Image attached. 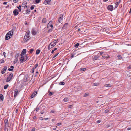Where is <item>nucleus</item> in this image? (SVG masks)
<instances>
[{
  "label": "nucleus",
  "instance_id": "nucleus-1",
  "mask_svg": "<svg viewBox=\"0 0 131 131\" xmlns=\"http://www.w3.org/2000/svg\"><path fill=\"white\" fill-rule=\"evenodd\" d=\"M21 57L20 58V63H22L23 62L25 61L28 58V57L26 55H22L20 54Z\"/></svg>",
  "mask_w": 131,
  "mask_h": 131
},
{
  "label": "nucleus",
  "instance_id": "nucleus-17",
  "mask_svg": "<svg viewBox=\"0 0 131 131\" xmlns=\"http://www.w3.org/2000/svg\"><path fill=\"white\" fill-rule=\"evenodd\" d=\"M37 94V92L36 91H35L32 94V95L31 96V97L32 98L34 97L36 95V94Z\"/></svg>",
  "mask_w": 131,
  "mask_h": 131
},
{
  "label": "nucleus",
  "instance_id": "nucleus-10",
  "mask_svg": "<svg viewBox=\"0 0 131 131\" xmlns=\"http://www.w3.org/2000/svg\"><path fill=\"white\" fill-rule=\"evenodd\" d=\"M107 9L108 10L112 11L113 10V6L112 5H110L108 6Z\"/></svg>",
  "mask_w": 131,
  "mask_h": 131
},
{
  "label": "nucleus",
  "instance_id": "nucleus-23",
  "mask_svg": "<svg viewBox=\"0 0 131 131\" xmlns=\"http://www.w3.org/2000/svg\"><path fill=\"white\" fill-rule=\"evenodd\" d=\"M30 9H27L26 10V13L29 14L30 13Z\"/></svg>",
  "mask_w": 131,
  "mask_h": 131
},
{
  "label": "nucleus",
  "instance_id": "nucleus-54",
  "mask_svg": "<svg viewBox=\"0 0 131 131\" xmlns=\"http://www.w3.org/2000/svg\"><path fill=\"white\" fill-rule=\"evenodd\" d=\"M128 68L129 69H131V66H130L128 67Z\"/></svg>",
  "mask_w": 131,
  "mask_h": 131
},
{
  "label": "nucleus",
  "instance_id": "nucleus-40",
  "mask_svg": "<svg viewBox=\"0 0 131 131\" xmlns=\"http://www.w3.org/2000/svg\"><path fill=\"white\" fill-rule=\"evenodd\" d=\"M59 54V53H57L56 54H55L54 55V56H53V59L54 58L56 57L57 56V55Z\"/></svg>",
  "mask_w": 131,
  "mask_h": 131
},
{
  "label": "nucleus",
  "instance_id": "nucleus-58",
  "mask_svg": "<svg viewBox=\"0 0 131 131\" xmlns=\"http://www.w3.org/2000/svg\"><path fill=\"white\" fill-rule=\"evenodd\" d=\"M7 3V2H4L3 3V4H4V5H5Z\"/></svg>",
  "mask_w": 131,
  "mask_h": 131
},
{
  "label": "nucleus",
  "instance_id": "nucleus-52",
  "mask_svg": "<svg viewBox=\"0 0 131 131\" xmlns=\"http://www.w3.org/2000/svg\"><path fill=\"white\" fill-rule=\"evenodd\" d=\"M8 70L9 71H12L13 70L12 69H11V68H9L8 69Z\"/></svg>",
  "mask_w": 131,
  "mask_h": 131
},
{
  "label": "nucleus",
  "instance_id": "nucleus-25",
  "mask_svg": "<svg viewBox=\"0 0 131 131\" xmlns=\"http://www.w3.org/2000/svg\"><path fill=\"white\" fill-rule=\"evenodd\" d=\"M86 69V68H82L80 69V71H82L85 70Z\"/></svg>",
  "mask_w": 131,
  "mask_h": 131
},
{
  "label": "nucleus",
  "instance_id": "nucleus-48",
  "mask_svg": "<svg viewBox=\"0 0 131 131\" xmlns=\"http://www.w3.org/2000/svg\"><path fill=\"white\" fill-rule=\"evenodd\" d=\"M121 56L120 55H118L117 56V57L119 59H121Z\"/></svg>",
  "mask_w": 131,
  "mask_h": 131
},
{
  "label": "nucleus",
  "instance_id": "nucleus-38",
  "mask_svg": "<svg viewBox=\"0 0 131 131\" xmlns=\"http://www.w3.org/2000/svg\"><path fill=\"white\" fill-rule=\"evenodd\" d=\"M79 45V44L77 43L75 45L74 47H75L77 48Z\"/></svg>",
  "mask_w": 131,
  "mask_h": 131
},
{
  "label": "nucleus",
  "instance_id": "nucleus-29",
  "mask_svg": "<svg viewBox=\"0 0 131 131\" xmlns=\"http://www.w3.org/2000/svg\"><path fill=\"white\" fill-rule=\"evenodd\" d=\"M68 98H64L63 100V101H64V102H67V101H68Z\"/></svg>",
  "mask_w": 131,
  "mask_h": 131
},
{
  "label": "nucleus",
  "instance_id": "nucleus-9",
  "mask_svg": "<svg viewBox=\"0 0 131 131\" xmlns=\"http://www.w3.org/2000/svg\"><path fill=\"white\" fill-rule=\"evenodd\" d=\"M4 122L5 124V126L6 127H8L9 126L8 121L7 119H5Z\"/></svg>",
  "mask_w": 131,
  "mask_h": 131
},
{
  "label": "nucleus",
  "instance_id": "nucleus-32",
  "mask_svg": "<svg viewBox=\"0 0 131 131\" xmlns=\"http://www.w3.org/2000/svg\"><path fill=\"white\" fill-rule=\"evenodd\" d=\"M9 85L8 84L5 85L4 86V89H6L8 86Z\"/></svg>",
  "mask_w": 131,
  "mask_h": 131
},
{
  "label": "nucleus",
  "instance_id": "nucleus-27",
  "mask_svg": "<svg viewBox=\"0 0 131 131\" xmlns=\"http://www.w3.org/2000/svg\"><path fill=\"white\" fill-rule=\"evenodd\" d=\"M104 86L106 87H111V85L110 84H108L105 85Z\"/></svg>",
  "mask_w": 131,
  "mask_h": 131
},
{
  "label": "nucleus",
  "instance_id": "nucleus-42",
  "mask_svg": "<svg viewBox=\"0 0 131 131\" xmlns=\"http://www.w3.org/2000/svg\"><path fill=\"white\" fill-rule=\"evenodd\" d=\"M33 51V49H31L30 50V53H31Z\"/></svg>",
  "mask_w": 131,
  "mask_h": 131
},
{
  "label": "nucleus",
  "instance_id": "nucleus-36",
  "mask_svg": "<svg viewBox=\"0 0 131 131\" xmlns=\"http://www.w3.org/2000/svg\"><path fill=\"white\" fill-rule=\"evenodd\" d=\"M41 0H35V2L37 3H39L40 2Z\"/></svg>",
  "mask_w": 131,
  "mask_h": 131
},
{
  "label": "nucleus",
  "instance_id": "nucleus-28",
  "mask_svg": "<svg viewBox=\"0 0 131 131\" xmlns=\"http://www.w3.org/2000/svg\"><path fill=\"white\" fill-rule=\"evenodd\" d=\"M68 25V23H66L64 25V27L65 28H66L67 27V26Z\"/></svg>",
  "mask_w": 131,
  "mask_h": 131
},
{
  "label": "nucleus",
  "instance_id": "nucleus-30",
  "mask_svg": "<svg viewBox=\"0 0 131 131\" xmlns=\"http://www.w3.org/2000/svg\"><path fill=\"white\" fill-rule=\"evenodd\" d=\"M65 84V83L64 82H61L59 83V84L60 85H64Z\"/></svg>",
  "mask_w": 131,
  "mask_h": 131
},
{
  "label": "nucleus",
  "instance_id": "nucleus-57",
  "mask_svg": "<svg viewBox=\"0 0 131 131\" xmlns=\"http://www.w3.org/2000/svg\"><path fill=\"white\" fill-rule=\"evenodd\" d=\"M72 107V105H69V106H68V107L69 108H71V107Z\"/></svg>",
  "mask_w": 131,
  "mask_h": 131
},
{
  "label": "nucleus",
  "instance_id": "nucleus-2",
  "mask_svg": "<svg viewBox=\"0 0 131 131\" xmlns=\"http://www.w3.org/2000/svg\"><path fill=\"white\" fill-rule=\"evenodd\" d=\"M13 35V30H11L8 32L6 35V39L7 40L9 39Z\"/></svg>",
  "mask_w": 131,
  "mask_h": 131
},
{
  "label": "nucleus",
  "instance_id": "nucleus-50",
  "mask_svg": "<svg viewBox=\"0 0 131 131\" xmlns=\"http://www.w3.org/2000/svg\"><path fill=\"white\" fill-rule=\"evenodd\" d=\"M3 54L4 57H5L6 53L5 52H4L3 53Z\"/></svg>",
  "mask_w": 131,
  "mask_h": 131
},
{
  "label": "nucleus",
  "instance_id": "nucleus-39",
  "mask_svg": "<svg viewBox=\"0 0 131 131\" xmlns=\"http://www.w3.org/2000/svg\"><path fill=\"white\" fill-rule=\"evenodd\" d=\"M18 61V58H16V59H15L14 61V63H16Z\"/></svg>",
  "mask_w": 131,
  "mask_h": 131
},
{
  "label": "nucleus",
  "instance_id": "nucleus-55",
  "mask_svg": "<svg viewBox=\"0 0 131 131\" xmlns=\"http://www.w3.org/2000/svg\"><path fill=\"white\" fill-rule=\"evenodd\" d=\"M21 7V5H19L18 7V9H19Z\"/></svg>",
  "mask_w": 131,
  "mask_h": 131
},
{
  "label": "nucleus",
  "instance_id": "nucleus-22",
  "mask_svg": "<svg viewBox=\"0 0 131 131\" xmlns=\"http://www.w3.org/2000/svg\"><path fill=\"white\" fill-rule=\"evenodd\" d=\"M40 51L39 50V49L37 50H36V54L38 55V54H39V53Z\"/></svg>",
  "mask_w": 131,
  "mask_h": 131
},
{
  "label": "nucleus",
  "instance_id": "nucleus-61",
  "mask_svg": "<svg viewBox=\"0 0 131 131\" xmlns=\"http://www.w3.org/2000/svg\"><path fill=\"white\" fill-rule=\"evenodd\" d=\"M10 68H12V69L14 68V67L13 66H10Z\"/></svg>",
  "mask_w": 131,
  "mask_h": 131
},
{
  "label": "nucleus",
  "instance_id": "nucleus-31",
  "mask_svg": "<svg viewBox=\"0 0 131 131\" xmlns=\"http://www.w3.org/2000/svg\"><path fill=\"white\" fill-rule=\"evenodd\" d=\"M46 20L45 18H44L42 20V22L43 23H45L46 22Z\"/></svg>",
  "mask_w": 131,
  "mask_h": 131
},
{
  "label": "nucleus",
  "instance_id": "nucleus-15",
  "mask_svg": "<svg viewBox=\"0 0 131 131\" xmlns=\"http://www.w3.org/2000/svg\"><path fill=\"white\" fill-rule=\"evenodd\" d=\"M26 50L25 49H23L22 51L21 54L22 55H25V54L26 52Z\"/></svg>",
  "mask_w": 131,
  "mask_h": 131
},
{
  "label": "nucleus",
  "instance_id": "nucleus-59",
  "mask_svg": "<svg viewBox=\"0 0 131 131\" xmlns=\"http://www.w3.org/2000/svg\"><path fill=\"white\" fill-rule=\"evenodd\" d=\"M43 117H40V119L41 120H43Z\"/></svg>",
  "mask_w": 131,
  "mask_h": 131
},
{
  "label": "nucleus",
  "instance_id": "nucleus-53",
  "mask_svg": "<svg viewBox=\"0 0 131 131\" xmlns=\"http://www.w3.org/2000/svg\"><path fill=\"white\" fill-rule=\"evenodd\" d=\"M103 53V52H101L99 53V54L100 55H102Z\"/></svg>",
  "mask_w": 131,
  "mask_h": 131
},
{
  "label": "nucleus",
  "instance_id": "nucleus-26",
  "mask_svg": "<svg viewBox=\"0 0 131 131\" xmlns=\"http://www.w3.org/2000/svg\"><path fill=\"white\" fill-rule=\"evenodd\" d=\"M99 84V83H94L93 84V86H97Z\"/></svg>",
  "mask_w": 131,
  "mask_h": 131
},
{
  "label": "nucleus",
  "instance_id": "nucleus-14",
  "mask_svg": "<svg viewBox=\"0 0 131 131\" xmlns=\"http://www.w3.org/2000/svg\"><path fill=\"white\" fill-rule=\"evenodd\" d=\"M51 1V0H45L43 2V4L45 5L46 4H49L50 3Z\"/></svg>",
  "mask_w": 131,
  "mask_h": 131
},
{
  "label": "nucleus",
  "instance_id": "nucleus-37",
  "mask_svg": "<svg viewBox=\"0 0 131 131\" xmlns=\"http://www.w3.org/2000/svg\"><path fill=\"white\" fill-rule=\"evenodd\" d=\"M53 93L51 92H50L48 94V95L49 96H51V95H53Z\"/></svg>",
  "mask_w": 131,
  "mask_h": 131
},
{
  "label": "nucleus",
  "instance_id": "nucleus-6",
  "mask_svg": "<svg viewBox=\"0 0 131 131\" xmlns=\"http://www.w3.org/2000/svg\"><path fill=\"white\" fill-rule=\"evenodd\" d=\"M63 19V16L62 15H61L58 18V21L59 23H61Z\"/></svg>",
  "mask_w": 131,
  "mask_h": 131
},
{
  "label": "nucleus",
  "instance_id": "nucleus-11",
  "mask_svg": "<svg viewBox=\"0 0 131 131\" xmlns=\"http://www.w3.org/2000/svg\"><path fill=\"white\" fill-rule=\"evenodd\" d=\"M13 13L14 15L15 16L19 14V12L17 9H15L14 10Z\"/></svg>",
  "mask_w": 131,
  "mask_h": 131
},
{
  "label": "nucleus",
  "instance_id": "nucleus-21",
  "mask_svg": "<svg viewBox=\"0 0 131 131\" xmlns=\"http://www.w3.org/2000/svg\"><path fill=\"white\" fill-rule=\"evenodd\" d=\"M32 35H35L36 34V32L34 30L32 29Z\"/></svg>",
  "mask_w": 131,
  "mask_h": 131
},
{
  "label": "nucleus",
  "instance_id": "nucleus-33",
  "mask_svg": "<svg viewBox=\"0 0 131 131\" xmlns=\"http://www.w3.org/2000/svg\"><path fill=\"white\" fill-rule=\"evenodd\" d=\"M19 56V53H17L16 54V56H15V58H17Z\"/></svg>",
  "mask_w": 131,
  "mask_h": 131
},
{
  "label": "nucleus",
  "instance_id": "nucleus-43",
  "mask_svg": "<svg viewBox=\"0 0 131 131\" xmlns=\"http://www.w3.org/2000/svg\"><path fill=\"white\" fill-rule=\"evenodd\" d=\"M18 0H13V1L15 3H17L18 2Z\"/></svg>",
  "mask_w": 131,
  "mask_h": 131
},
{
  "label": "nucleus",
  "instance_id": "nucleus-64",
  "mask_svg": "<svg viewBox=\"0 0 131 131\" xmlns=\"http://www.w3.org/2000/svg\"><path fill=\"white\" fill-rule=\"evenodd\" d=\"M40 113L41 114H43V112L42 111Z\"/></svg>",
  "mask_w": 131,
  "mask_h": 131
},
{
  "label": "nucleus",
  "instance_id": "nucleus-20",
  "mask_svg": "<svg viewBox=\"0 0 131 131\" xmlns=\"http://www.w3.org/2000/svg\"><path fill=\"white\" fill-rule=\"evenodd\" d=\"M0 99L2 101H3L4 99L3 96L2 94H0Z\"/></svg>",
  "mask_w": 131,
  "mask_h": 131
},
{
  "label": "nucleus",
  "instance_id": "nucleus-8",
  "mask_svg": "<svg viewBox=\"0 0 131 131\" xmlns=\"http://www.w3.org/2000/svg\"><path fill=\"white\" fill-rule=\"evenodd\" d=\"M7 68V66H5L2 69L1 73L2 74H4Z\"/></svg>",
  "mask_w": 131,
  "mask_h": 131
},
{
  "label": "nucleus",
  "instance_id": "nucleus-51",
  "mask_svg": "<svg viewBox=\"0 0 131 131\" xmlns=\"http://www.w3.org/2000/svg\"><path fill=\"white\" fill-rule=\"evenodd\" d=\"M101 122V121L100 120H98L97 121V122L98 123H99Z\"/></svg>",
  "mask_w": 131,
  "mask_h": 131
},
{
  "label": "nucleus",
  "instance_id": "nucleus-12",
  "mask_svg": "<svg viewBox=\"0 0 131 131\" xmlns=\"http://www.w3.org/2000/svg\"><path fill=\"white\" fill-rule=\"evenodd\" d=\"M26 4L27 2H24L22 3L21 6L22 7H24V8H25V7L27 8V6L26 5Z\"/></svg>",
  "mask_w": 131,
  "mask_h": 131
},
{
  "label": "nucleus",
  "instance_id": "nucleus-63",
  "mask_svg": "<svg viewBox=\"0 0 131 131\" xmlns=\"http://www.w3.org/2000/svg\"><path fill=\"white\" fill-rule=\"evenodd\" d=\"M127 129L128 130H129L131 129V128H127Z\"/></svg>",
  "mask_w": 131,
  "mask_h": 131
},
{
  "label": "nucleus",
  "instance_id": "nucleus-4",
  "mask_svg": "<svg viewBox=\"0 0 131 131\" xmlns=\"http://www.w3.org/2000/svg\"><path fill=\"white\" fill-rule=\"evenodd\" d=\"M30 39V36L28 34H26L24 36V41L25 42H27Z\"/></svg>",
  "mask_w": 131,
  "mask_h": 131
},
{
  "label": "nucleus",
  "instance_id": "nucleus-19",
  "mask_svg": "<svg viewBox=\"0 0 131 131\" xmlns=\"http://www.w3.org/2000/svg\"><path fill=\"white\" fill-rule=\"evenodd\" d=\"M99 58V57L98 56H95L93 58V59L94 60H96Z\"/></svg>",
  "mask_w": 131,
  "mask_h": 131
},
{
  "label": "nucleus",
  "instance_id": "nucleus-7",
  "mask_svg": "<svg viewBox=\"0 0 131 131\" xmlns=\"http://www.w3.org/2000/svg\"><path fill=\"white\" fill-rule=\"evenodd\" d=\"M52 21H50L48 24L47 26V27L48 28H49L50 27L51 28H52L53 26V25L52 24Z\"/></svg>",
  "mask_w": 131,
  "mask_h": 131
},
{
  "label": "nucleus",
  "instance_id": "nucleus-45",
  "mask_svg": "<svg viewBox=\"0 0 131 131\" xmlns=\"http://www.w3.org/2000/svg\"><path fill=\"white\" fill-rule=\"evenodd\" d=\"M55 112L54 110H52L51 112H50V113H54V112Z\"/></svg>",
  "mask_w": 131,
  "mask_h": 131
},
{
  "label": "nucleus",
  "instance_id": "nucleus-46",
  "mask_svg": "<svg viewBox=\"0 0 131 131\" xmlns=\"http://www.w3.org/2000/svg\"><path fill=\"white\" fill-rule=\"evenodd\" d=\"M39 109V108L38 107H36V108L35 110L36 111H37Z\"/></svg>",
  "mask_w": 131,
  "mask_h": 131
},
{
  "label": "nucleus",
  "instance_id": "nucleus-13",
  "mask_svg": "<svg viewBox=\"0 0 131 131\" xmlns=\"http://www.w3.org/2000/svg\"><path fill=\"white\" fill-rule=\"evenodd\" d=\"M18 93V90L17 89H16L15 90V91H14V97H16L17 94Z\"/></svg>",
  "mask_w": 131,
  "mask_h": 131
},
{
  "label": "nucleus",
  "instance_id": "nucleus-56",
  "mask_svg": "<svg viewBox=\"0 0 131 131\" xmlns=\"http://www.w3.org/2000/svg\"><path fill=\"white\" fill-rule=\"evenodd\" d=\"M102 57V58L103 59H104V58H106V57H105V56H103Z\"/></svg>",
  "mask_w": 131,
  "mask_h": 131
},
{
  "label": "nucleus",
  "instance_id": "nucleus-18",
  "mask_svg": "<svg viewBox=\"0 0 131 131\" xmlns=\"http://www.w3.org/2000/svg\"><path fill=\"white\" fill-rule=\"evenodd\" d=\"M120 0H116V1L115 3V4L118 5L120 3Z\"/></svg>",
  "mask_w": 131,
  "mask_h": 131
},
{
  "label": "nucleus",
  "instance_id": "nucleus-3",
  "mask_svg": "<svg viewBox=\"0 0 131 131\" xmlns=\"http://www.w3.org/2000/svg\"><path fill=\"white\" fill-rule=\"evenodd\" d=\"M58 39H57L51 42L48 46V49H50L55 46L58 43Z\"/></svg>",
  "mask_w": 131,
  "mask_h": 131
},
{
  "label": "nucleus",
  "instance_id": "nucleus-49",
  "mask_svg": "<svg viewBox=\"0 0 131 131\" xmlns=\"http://www.w3.org/2000/svg\"><path fill=\"white\" fill-rule=\"evenodd\" d=\"M115 4V8H116L117 7L118 5L116 4Z\"/></svg>",
  "mask_w": 131,
  "mask_h": 131
},
{
  "label": "nucleus",
  "instance_id": "nucleus-35",
  "mask_svg": "<svg viewBox=\"0 0 131 131\" xmlns=\"http://www.w3.org/2000/svg\"><path fill=\"white\" fill-rule=\"evenodd\" d=\"M0 62L1 63H3L4 62V60L3 59H2L0 60Z\"/></svg>",
  "mask_w": 131,
  "mask_h": 131
},
{
  "label": "nucleus",
  "instance_id": "nucleus-41",
  "mask_svg": "<svg viewBox=\"0 0 131 131\" xmlns=\"http://www.w3.org/2000/svg\"><path fill=\"white\" fill-rule=\"evenodd\" d=\"M109 111V110L108 109L106 110L105 111V113H107Z\"/></svg>",
  "mask_w": 131,
  "mask_h": 131
},
{
  "label": "nucleus",
  "instance_id": "nucleus-34",
  "mask_svg": "<svg viewBox=\"0 0 131 131\" xmlns=\"http://www.w3.org/2000/svg\"><path fill=\"white\" fill-rule=\"evenodd\" d=\"M89 94L88 93H85L84 95V97H85L89 95Z\"/></svg>",
  "mask_w": 131,
  "mask_h": 131
},
{
  "label": "nucleus",
  "instance_id": "nucleus-47",
  "mask_svg": "<svg viewBox=\"0 0 131 131\" xmlns=\"http://www.w3.org/2000/svg\"><path fill=\"white\" fill-rule=\"evenodd\" d=\"M52 29H49V30H48V32H50L51 31H52Z\"/></svg>",
  "mask_w": 131,
  "mask_h": 131
},
{
  "label": "nucleus",
  "instance_id": "nucleus-44",
  "mask_svg": "<svg viewBox=\"0 0 131 131\" xmlns=\"http://www.w3.org/2000/svg\"><path fill=\"white\" fill-rule=\"evenodd\" d=\"M61 123H58L57 124V126H60L61 125Z\"/></svg>",
  "mask_w": 131,
  "mask_h": 131
},
{
  "label": "nucleus",
  "instance_id": "nucleus-24",
  "mask_svg": "<svg viewBox=\"0 0 131 131\" xmlns=\"http://www.w3.org/2000/svg\"><path fill=\"white\" fill-rule=\"evenodd\" d=\"M35 7V5H31V6L30 7V9L31 10H32L34 9V8Z\"/></svg>",
  "mask_w": 131,
  "mask_h": 131
},
{
  "label": "nucleus",
  "instance_id": "nucleus-62",
  "mask_svg": "<svg viewBox=\"0 0 131 131\" xmlns=\"http://www.w3.org/2000/svg\"><path fill=\"white\" fill-rule=\"evenodd\" d=\"M35 129L34 128L32 129L31 131H35Z\"/></svg>",
  "mask_w": 131,
  "mask_h": 131
},
{
  "label": "nucleus",
  "instance_id": "nucleus-60",
  "mask_svg": "<svg viewBox=\"0 0 131 131\" xmlns=\"http://www.w3.org/2000/svg\"><path fill=\"white\" fill-rule=\"evenodd\" d=\"M48 118H44V119L45 120H47L48 119Z\"/></svg>",
  "mask_w": 131,
  "mask_h": 131
},
{
  "label": "nucleus",
  "instance_id": "nucleus-5",
  "mask_svg": "<svg viewBox=\"0 0 131 131\" xmlns=\"http://www.w3.org/2000/svg\"><path fill=\"white\" fill-rule=\"evenodd\" d=\"M13 75L12 73L10 74L7 77L6 82H8L10 81V80L12 79Z\"/></svg>",
  "mask_w": 131,
  "mask_h": 131
},
{
  "label": "nucleus",
  "instance_id": "nucleus-16",
  "mask_svg": "<svg viewBox=\"0 0 131 131\" xmlns=\"http://www.w3.org/2000/svg\"><path fill=\"white\" fill-rule=\"evenodd\" d=\"M38 64H35V66L32 68V72L33 73L34 72V70L38 66Z\"/></svg>",
  "mask_w": 131,
  "mask_h": 131
}]
</instances>
